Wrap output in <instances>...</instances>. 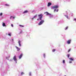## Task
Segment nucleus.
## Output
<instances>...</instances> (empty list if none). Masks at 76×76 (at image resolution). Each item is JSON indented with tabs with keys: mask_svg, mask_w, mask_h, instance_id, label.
Listing matches in <instances>:
<instances>
[{
	"mask_svg": "<svg viewBox=\"0 0 76 76\" xmlns=\"http://www.w3.org/2000/svg\"><path fill=\"white\" fill-rule=\"evenodd\" d=\"M2 26H3L4 27V26H6V25L5 24V23H3V24H2Z\"/></svg>",
	"mask_w": 76,
	"mask_h": 76,
	"instance_id": "ddd939ff",
	"label": "nucleus"
},
{
	"mask_svg": "<svg viewBox=\"0 0 76 76\" xmlns=\"http://www.w3.org/2000/svg\"><path fill=\"white\" fill-rule=\"evenodd\" d=\"M72 50V48H70L69 50L68 51V53H69L70 51V50Z\"/></svg>",
	"mask_w": 76,
	"mask_h": 76,
	"instance_id": "4468645a",
	"label": "nucleus"
},
{
	"mask_svg": "<svg viewBox=\"0 0 76 76\" xmlns=\"http://www.w3.org/2000/svg\"><path fill=\"white\" fill-rule=\"evenodd\" d=\"M22 31H21L20 32V34H22Z\"/></svg>",
	"mask_w": 76,
	"mask_h": 76,
	"instance_id": "393cba45",
	"label": "nucleus"
},
{
	"mask_svg": "<svg viewBox=\"0 0 76 76\" xmlns=\"http://www.w3.org/2000/svg\"><path fill=\"white\" fill-rule=\"evenodd\" d=\"M69 63H72V61H70L69 62Z\"/></svg>",
	"mask_w": 76,
	"mask_h": 76,
	"instance_id": "72a5a7b5",
	"label": "nucleus"
},
{
	"mask_svg": "<svg viewBox=\"0 0 76 76\" xmlns=\"http://www.w3.org/2000/svg\"><path fill=\"white\" fill-rule=\"evenodd\" d=\"M10 19H11V18H10Z\"/></svg>",
	"mask_w": 76,
	"mask_h": 76,
	"instance_id": "ea45409f",
	"label": "nucleus"
},
{
	"mask_svg": "<svg viewBox=\"0 0 76 76\" xmlns=\"http://www.w3.org/2000/svg\"><path fill=\"white\" fill-rule=\"evenodd\" d=\"M67 28H68V27H66L65 29H67Z\"/></svg>",
	"mask_w": 76,
	"mask_h": 76,
	"instance_id": "cd10ccee",
	"label": "nucleus"
},
{
	"mask_svg": "<svg viewBox=\"0 0 76 76\" xmlns=\"http://www.w3.org/2000/svg\"><path fill=\"white\" fill-rule=\"evenodd\" d=\"M46 15H50L51 14H49V13H48V12H46Z\"/></svg>",
	"mask_w": 76,
	"mask_h": 76,
	"instance_id": "f8f14e48",
	"label": "nucleus"
},
{
	"mask_svg": "<svg viewBox=\"0 0 76 76\" xmlns=\"http://www.w3.org/2000/svg\"><path fill=\"white\" fill-rule=\"evenodd\" d=\"M28 10H26L23 12V13H28Z\"/></svg>",
	"mask_w": 76,
	"mask_h": 76,
	"instance_id": "6e6552de",
	"label": "nucleus"
},
{
	"mask_svg": "<svg viewBox=\"0 0 76 76\" xmlns=\"http://www.w3.org/2000/svg\"><path fill=\"white\" fill-rule=\"evenodd\" d=\"M8 35L9 36L11 37V33L8 34Z\"/></svg>",
	"mask_w": 76,
	"mask_h": 76,
	"instance_id": "a211bd4d",
	"label": "nucleus"
},
{
	"mask_svg": "<svg viewBox=\"0 0 76 76\" xmlns=\"http://www.w3.org/2000/svg\"><path fill=\"white\" fill-rule=\"evenodd\" d=\"M70 56V54H68L67 55V57L68 58H69V56Z\"/></svg>",
	"mask_w": 76,
	"mask_h": 76,
	"instance_id": "6ab92c4d",
	"label": "nucleus"
},
{
	"mask_svg": "<svg viewBox=\"0 0 76 76\" xmlns=\"http://www.w3.org/2000/svg\"><path fill=\"white\" fill-rule=\"evenodd\" d=\"M64 76H66V75H65Z\"/></svg>",
	"mask_w": 76,
	"mask_h": 76,
	"instance_id": "a19ab883",
	"label": "nucleus"
},
{
	"mask_svg": "<svg viewBox=\"0 0 76 76\" xmlns=\"http://www.w3.org/2000/svg\"><path fill=\"white\" fill-rule=\"evenodd\" d=\"M19 26H20V27H24V26H22V25H19Z\"/></svg>",
	"mask_w": 76,
	"mask_h": 76,
	"instance_id": "2eb2a0df",
	"label": "nucleus"
},
{
	"mask_svg": "<svg viewBox=\"0 0 76 76\" xmlns=\"http://www.w3.org/2000/svg\"><path fill=\"white\" fill-rule=\"evenodd\" d=\"M56 9H55L54 10V12H55V11H56Z\"/></svg>",
	"mask_w": 76,
	"mask_h": 76,
	"instance_id": "2f4dec72",
	"label": "nucleus"
},
{
	"mask_svg": "<svg viewBox=\"0 0 76 76\" xmlns=\"http://www.w3.org/2000/svg\"><path fill=\"white\" fill-rule=\"evenodd\" d=\"M45 54H43V57H45Z\"/></svg>",
	"mask_w": 76,
	"mask_h": 76,
	"instance_id": "a878e982",
	"label": "nucleus"
},
{
	"mask_svg": "<svg viewBox=\"0 0 76 76\" xmlns=\"http://www.w3.org/2000/svg\"><path fill=\"white\" fill-rule=\"evenodd\" d=\"M43 16V15H42L41 14L39 15H38V16L39 18V20H42V18Z\"/></svg>",
	"mask_w": 76,
	"mask_h": 76,
	"instance_id": "f257e3e1",
	"label": "nucleus"
},
{
	"mask_svg": "<svg viewBox=\"0 0 76 76\" xmlns=\"http://www.w3.org/2000/svg\"><path fill=\"white\" fill-rule=\"evenodd\" d=\"M58 10L57 9V10H56V12H58Z\"/></svg>",
	"mask_w": 76,
	"mask_h": 76,
	"instance_id": "7c9ffc66",
	"label": "nucleus"
},
{
	"mask_svg": "<svg viewBox=\"0 0 76 76\" xmlns=\"http://www.w3.org/2000/svg\"><path fill=\"white\" fill-rule=\"evenodd\" d=\"M5 5L6 6H10V5H9V4H5Z\"/></svg>",
	"mask_w": 76,
	"mask_h": 76,
	"instance_id": "dca6fc26",
	"label": "nucleus"
},
{
	"mask_svg": "<svg viewBox=\"0 0 76 76\" xmlns=\"http://www.w3.org/2000/svg\"><path fill=\"white\" fill-rule=\"evenodd\" d=\"M69 59L71 61H73V60H74V59L73 58H69Z\"/></svg>",
	"mask_w": 76,
	"mask_h": 76,
	"instance_id": "9d476101",
	"label": "nucleus"
},
{
	"mask_svg": "<svg viewBox=\"0 0 76 76\" xmlns=\"http://www.w3.org/2000/svg\"><path fill=\"white\" fill-rule=\"evenodd\" d=\"M65 16H66V18L68 19V16L67 15H65Z\"/></svg>",
	"mask_w": 76,
	"mask_h": 76,
	"instance_id": "5701e85b",
	"label": "nucleus"
},
{
	"mask_svg": "<svg viewBox=\"0 0 76 76\" xmlns=\"http://www.w3.org/2000/svg\"><path fill=\"white\" fill-rule=\"evenodd\" d=\"M51 3L49 2L48 4V6H51Z\"/></svg>",
	"mask_w": 76,
	"mask_h": 76,
	"instance_id": "1a4fd4ad",
	"label": "nucleus"
},
{
	"mask_svg": "<svg viewBox=\"0 0 76 76\" xmlns=\"http://www.w3.org/2000/svg\"><path fill=\"white\" fill-rule=\"evenodd\" d=\"M12 41H13V39H12Z\"/></svg>",
	"mask_w": 76,
	"mask_h": 76,
	"instance_id": "c9c22d12",
	"label": "nucleus"
},
{
	"mask_svg": "<svg viewBox=\"0 0 76 76\" xmlns=\"http://www.w3.org/2000/svg\"><path fill=\"white\" fill-rule=\"evenodd\" d=\"M18 44L19 45L20 47L21 46V45H20V41H18Z\"/></svg>",
	"mask_w": 76,
	"mask_h": 76,
	"instance_id": "9b49d317",
	"label": "nucleus"
},
{
	"mask_svg": "<svg viewBox=\"0 0 76 76\" xmlns=\"http://www.w3.org/2000/svg\"><path fill=\"white\" fill-rule=\"evenodd\" d=\"M56 51V49H53V50L52 51H53V52H54V51Z\"/></svg>",
	"mask_w": 76,
	"mask_h": 76,
	"instance_id": "f3484780",
	"label": "nucleus"
},
{
	"mask_svg": "<svg viewBox=\"0 0 76 76\" xmlns=\"http://www.w3.org/2000/svg\"><path fill=\"white\" fill-rule=\"evenodd\" d=\"M74 20L76 22V19H74Z\"/></svg>",
	"mask_w": 76,
	"mask_h": 76,
	"instance_id": "c756f323",
	"label": "nucleus"
},
{
	"mask_svg": "<svg viewBox=\"0 0 76 76\" xmlns=\"http://www.w3.org/2000/svg\"><path fill=\"white\" fill-rule=\"evenodd\" d=\"M44 22V20H42L39 23V25H41L42 23Z\"/></svg>",
	"mask_w": 76,
	"mask_h": 76,
	"instance_id": "f03ea898",
	"label": "nucleus"
},
{
	"mask_svg": "<svg viewBox=\"0 0 76 76\" xmlns=\"http://www.w3.org/2000/svg\"><path fill=\"white\" fill-rule=\"evenodd\" d=\"M8 57H9V58L10 57V56H9Z\"/></svg>",
	"mask_w": 76,
	"mask_h": 76,
	"instance_id": "58836bf2",
	"label": "nucleus"
},
{
	"mask_svg": "<svg viewBox=\"0 0 76 76\" xmlns=\"http://www.w3.org/2000/svg\"><path fill=\"white\" fill-rule=\"evenodd\" d=\"M6 59H7V57H6Z\"/></svg>",
	"mask_w": 76,
	"mask_h": 76,
	"instance_id": "e433bc0d",
	"label": "nucleus"
},
{
	"mask_svg": "<svg viewBox=\"0 0 76 76\" xmlns=\"http://www.w3.org/2000/svg\"><path fill=\"white\" fill-rule=\"evenodd\" d=\"M37 16V15H36L35 16H34V18H35Z\"/></svg>",
	"mask_w": 76,
	"mask_h": 76,
	"instance_id": "4be33fe9",
	"label": "nucleus"
},
{
	"mask_svg": "<svg viewBox=\"0 0 76 76\" xmlns=\"http://www.w3.org/2000/svg\"><path fill=\"white\" fill-rule=\"evenodd\" d=\"M58 7V6H53L52 7V9H57Z\"/></svg>",
	"mask_w": 76,
	"mask_h": 76,
	"instance_id": "7ed1b4c3",
	"label": "nucleus"
},
{
	"mask_svg": "<svg viewBox=\"0 0 76 76\" xmlns=\"http://www.w3.org/2000/svg\"><path fill=\"white\" fill-rule=\"evenodd\" d=\"M71 41L72 40H71V39L69 40L67 42V43L68 44H70Z\"/></svg>",
	"mask_w": 76,
	"mask_h": 76,
	"instance_id": "39448f33",
	"label": "nucleus"
},
{
	"mask_svg": "<svg viewBox=\"0 0 76 76\" xmlns=\"http://www.w3.org/2000/svg\"><path fill=\"white\" fill-rule=\"evenodd\" d=\"M37 20H39V19H37Z\"/></svg>",
	"mask_w": 76,
	"mask_h": 76,
	"instance_id": "4c0bfd02",
	"label": "nucleus"
},
{
	"mask_svg": "<svg viewBox=\"0 0 76 76\" xmlns=\"http://www.w3.org/2000/svg\"><path fill=\"white\" fill-rule=\"evenodd\" d=\"M63 63L64 64L65 63V60H63Z\"/></svg>",
	"mask_w": 76,
	"mask_h": 76,
	"instance_id": "aec40b11",
	"label": "nucleus"
},
{
	"mask_svg": "<svg viewBox=\"0 0 76 76\" xmlns=\"http://www.w3.org/2000/svg\"><path fill=\"white\" fill-rule=\"evenodd\" d=\"M2 15H3V14L2 13H1L0 14V16H2Z\"/></svg>",
	"mask_w": 76,
	"mask_h": 76,
	"instance_id": "b1692460",
	"label": "nucleus"
},
{
	"mask_svg": "<svg viewBox=\"0 0 76 76\" xmlns=\"http://www.w3.org/2000/svg\"><path fill=\"white\" fill-rule=\"evenodd\" d=\"M13 18H14V19H15V17H13Z\"/></svg>",
	"mask_w": 76,
	"mask_h": 76,
	"instance_id": "f704fd0d",
	"label": "nucleus"
},
{
	"mask_svg": "<svg viewBox=\"0 0 76 76\" xmlns=\"http://www.w3.org/2000/svg\"><path fill=\"white\" fill-rule=\"evenodd\" d=\"M15 47L17 49L18 51H20V48L18 47L17 46H16Z\"/></svg>",
	"mask_w": 76,
	"mask_h": 76,
	"instance_id": "0eeeda50",
	"label": "nucleus"
},
{
	"mask_svg": "<svg viewBox=\"0 0 76 76\" xmlns=\"http://www.w3.org/2000/svg\"><path fill=\"white\" fill-rule=\"evenodd\" d=\"M24 72H21V75H24Z\"/></svg>",
	"mask_w": 76,
	"mask_h": 76,
	"instance_id": "412c9836",
	"label": "nucleus"
},
{
	"mask_svg": "<svg viewBox=\"0 0 76 76\" xmlns=\"http://www.w3.org/2000/svg\"><path fill=\"white\" fill-rule=\"evenodd\" d=\"M34 17H33L31 19H32V20H33L34 19Z\"/></svg>",
	"mask_w": 76,
	"mask_h": 76,
	"instance_id": "c85d7f7f",
	"label": "nucleus"
},
{
	"mask_svg": "<svg viewBox=\"0 0 76 76\" xmlns=\"http://www.w3.org/2000/svg\"><path fill=\"white\" fill-rule=\"evenodd\" d=\"M22 54H21L19 56V59H20L21 58H22Z\"/></svg>",
	"mask_w": 76,
	"mask_h": 76,
	"instance_id": "423d86ee",
	"label": "nucleus"
},
{
	"mask_svg": "<svg viewBox=\"0 0 76 76\" xmlns=\"http://www.w3.org/2000/svg\"><path fill=\"white\" fill-rule=\"evenodd\" d=\"M31 75V73H29V75Z\"/></svg>",
	"mask_w": 76,
	"mask_h": 76,
	"instance_id": "473e14b6",
	"label": "nucleus"
},
{
	"mask_svg": "<svg viewBox=\"0 0 76 76\" xmlns=\"http://www.w3.org/2000/svg\"><path fill=\"white\" fill-rule=\"evenodd\" d=\"M11 26H12V27H13V25L12 24H11Z\"/></svg>",
	"mask_w": 76,
	"mask_h": 76,
	"instance_id": "bb28decb",
	"label": "nucleus"
},
{
	"mask_svg": "<svg viewBox=\"0 0 76 76\" xmlns=\"http://www.w3.org/2000/svg\"><path fill=\"white\" fill-rule=\"evenodd\" d=\"M13 59L15 61H16V63H17L16 61H17V59H16V56H14L13 58Z\"/></svg>",
	"mask_w": 76,
	"mask_h": 76,
	"instance_id": "20e7f679",
	"label": "nucleus"
}]
</instances>
